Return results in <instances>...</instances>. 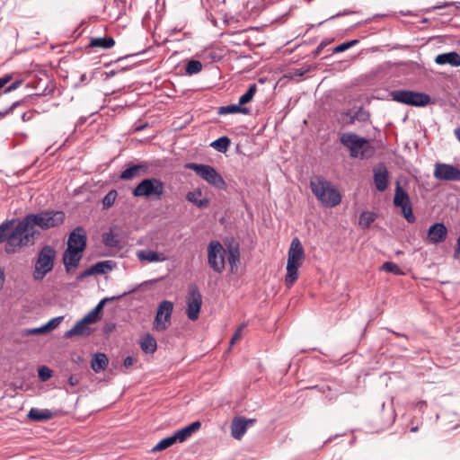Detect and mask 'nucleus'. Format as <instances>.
Here are the masks:
<instances>
[{"instance_id":"nucleus-34","label":"nucleus","mask_w":460,"mask_h":460,"mask_svg":"<svg viewBox=\"0 0 460 460\" xmlns=\"http://www.w3.org/2000/svg\"><path fill=\"white\" fill-rule=\"evenodd\" d=\"M102 241L106 246L111 248H116L119 245V235L111 231L103 234Z\"/></svg>"},{"instance_id":"nucleus-35","label":"nucleus","mask_w":460,"mask_h":460,"mask_svg":"<svg viewBox=\"0 0 460 460\" xmlns=\"http://www.w3.org/2000/svg\"><path fill=\"white\" fill-rule=\"evenodd\" d=\"M240 260V252L238 246L228 248L227 261L230 264L231 270L234 271V267L236 266Z\"/></svg>"},{"instance_id":"nucleus-24","label":"nucleus","mask_w":460,"mask_h":460,"mask_svg":"<svg viewBox=\"0 0 460 460\" xmlns=\"http://www.w3.org/2000/svg\"><path fill=\"white\" fill-rule=\"evenodd\" d=\"M201 427V422L197 420L174 432L178 442H183Z\"/></svg>"},{"instance_id":"nucleus-12","label":"nucleus","mask_w":460,"mask_h":460,"mask_svg":"<svg viewBox=\"0 0 460 460\" xmlns=\"http://www.w3.org/2000/svg\"><path fill=\"white\" fill-rule=\"evenodd\" d=\"M173 311V304L169 300H163L157 307L156 315L154 322V330L157 332L165 331L170 323Z\"/></svg>"},{"instance_id":"nucleus-22","label":"nucleus","mask_w":460,"mask_h":460,"mask_svg":"<svg viewBox=\"0 0 460 460\" xmlns=\"http://www.w3.org/2000/svg\"><path fill=\"white\" fill-rule=\"evenodd\" d=\"M137 257L140 261L157 262L164 261L167 257L164 253H159L152 250H139L137 252Z\"/></svg>"},{"instance_id":"nucleus-10","label":"nucleus","mask_w":460,"mask_h":460,"mask_svg":"<svg viewBox=\"0 0 460 460\" xmlns=\"http://www.w3.org/2000/svg\"><path fill=\"white\" fill-rule=\"evenodd\" d=\"M226 250L218 241H211L208 246V263L217 273H222L226 268Z\"/></svg>"},{"instance_id":"nucleus-40","label":"nucleus","mask_w":460,"mask_h":460,"mask_svg":"<svg viewBox=\"0 0 460 460\" xmlns=\"http://www.w3.org/2000/svg\"><path fill=\"white\" fill-rule=\"evenodd\" d=\"M127 294V292L121 294V295H119V296H110V297H104L103 299H102L98 304L97 305L93 308V310L97 313V314H101V311L102 310L103 306L105 305L106 303L108 302H111V301H114V300H118V299H120L121 297H123L125 295Z\"/></svg>"},{"instance_id":"nucleus-14","label":"nucleus","mask_w":460,"mask_h":460,"mask_svg":"<svg viewBox=\"0 0 460 460\" xmlns=\"http://www.w3.org/2000/svg\"><path fill=\"white\" fill-rule=\"evenodd\" d=\"M434 176L440 181H460V169L447 164L437 163L435 164Z\"/></svg>"},{"instance_id":"nucleus-56","label":"nucleus","mask_w":460,"mask_h":460,"mask_svg":"<svg viewBox=\"0 0 460 460\" xmlns=\"http://www.w3.org/2000/svg\"><path fill=\"white\" fill-rule=\"evenodd\" d=\"M326 45L327 43L325 41H322L314 51V55L318 56Z\"/></svg>"},{"instance_id":"nucleus-41","label":"nucleus","mask_w":460,"mask_h":460,"mask_svg":"<svg viewBox=\"0 0 460 460\" xmlns=\"http://www.w3.org/2000/svg\"><path fill=\"white\" fill-rule=\"evenodd\" d=\"M354 119L359 122L367 121L370 118L368 111H365L362 107L353 110Z\"/></svg>"},{"instance_id":"nucleus-39","label":"nucleus","mask_w":460,"mask_h":460,"mask_svg":"<svg viewBox=\"0 0 460 460\" xmlns=\"http://www.w3.org/2000/svg\"><path fill=\"white\" fill-rule=\"evenodd\" d=\"M118 196L116 190H110L102 199V207L104 209H108L113 206Z\"/></svg>"},{"instance_id":"nucleus-1","label":"nucleus","mask_w":460,"mask_h":460,"mask_svg":"<svg viewBox=\"0 0 460 460\" xmlns=\"http://www.w3.org/2000/svg\"><path fill=\"white\" fill-rule=\"evenodd\" d=\"M13 220H6L0 225V243H5L4 252L8 254L33 245L40 234L38 229L31 226L25 217L13 228Z\"/></svg>"},{"instance_id":"nucleus-62","label":"nucleus","mask_w":460,"mask_h":460,"mask_svg":"<svg viewBox=\"0 0 460 460\" xmlns=\"http://www.w3.org/2000/svg\"><path fill=\"white\" fill-rule=\"evenodd\" d=\"M387 330H388L389 332H392L396 337H403L405 339H408V337L405 334H403V333L396 332H394L393 330H389V329H387Z\"/></svg>"},{"instance_id":"nucleus-61","label":"nucleus","mask_w":460,"mask_h":460,"mask_svg":"<svg viewBox=\"0 0 460 460\" xmlns=\"http://www.w3.org/2000/svg\"><path fill=\"white\" fill-rule=\"evenodd\" d=\"M449 5H455L456 8H460V2L447 3L442 6H438V8H442V7H446V6H449Z\"/></svg>"},{"instance_id":"nucleus-36","label":"nucleus","mask_w":460,"mask_h":460,"mask_svg":"<svg viewBox=\"0 0 460 460\" xmlns=\"http://www.w3.org/2000/svg\"><path fill=\"white\" fill-rule=\"evenodd\" d=\"M257 92V85L256 84H252L249 86L248 90L246 91L245 93H243L240 98H239V102L238 103L241 105V106H243L244 104L250 102L253 96L255 95Z\"/></svg>"},{"instance_id":"nucleus-3","label":"nucleus","mask_w":460,"mask_h":460,"mask_svg":"<svg viewBox=\"0 0 460 460\" xmlns=\"http://www.w3.org/2000/svg\"><path fill=\"white\" fill-rule=\"evenodd\" d=\"M340 142L348 148L351 158L367 159L375 153L367 139L353 132L341 133Z\"/></svg>"},{"instance_id":"nucleus-46","label":"nucleus","mask_w":460,"mask_h":460,"mask_svg":"<svg viewBox=\"0 0 460 460\" xmlns=\"http://www.w3.org/2000/svg\"><path fill=\"white\" fill-rule=\"evenodd\" d=\"M342 122L347 125L350 126L355 123L356 119H354L353 110H348L347 111L342 113Z\"/></svg>"},{"instance_id":"nucleus-33","label":"nucleus","mask_w":460,"mask_h":460,"mask_svg":"<svg viewBox=\"0 0 460 460\" xmlns=\"http://www.w3.org/2000/svg\"><path fill=\"white\" fill-rule=\"evenodd\" d=\"M178 442V439L173 433L172 436L167 437L165 438H163L161 441H159L154 447L153 451H162L164 450L171 446H172L174 443Z\"/></svg>"},{"instance_id":"nucleus-55","label":"nucleus","mask_w":460,"mask_h":460,"mask_svg":"<svg viewBox=\"0 0 460 460\" xmlns=\"http://www.w3.org/2000/svg\"><path fill=\"white\" fill-rule=\"evenodd\" d=\"M80 382V379L78 376H74V375H71L68 378V384L71 385V386H75L79 384Z\"/></svg>"},{"instance_id":"nucleus-59","label":"nucleus","mask_w":460,"mask_h":460,"mask_svg":"<svg viewBox=\"0 0 460 460\" xmlns=\"http://www.w3.org/2000/svg\"><path fill=\"white\" fill-rule=\"evenodd\" d=\"M91 80V78H88L87 75L86 74H83L81 76H80V82L86 84L89 81Z\"/></svg>"},{"instance_id":"nucleus-37","label":"nucleus","mask_w":460,"mask_h":460,"mask_svg":"<svg viewBox=\"0 0 460 460\" xmlns=\"http://www.w3.org/2000/svg\"><path fill=\"white\" fill-rule=\"evenodd\" d=\"M202 70V64L199 60L191 59L190 60L185 66V72L187 75H194L198 74Z\"/></svg>"},{"instance_id":"nucleus-20","label":"nucleus","mask_w":460,"mask_h":460,"mask_svg":"<svg viewBox=\"0 0 460 460\" xmlns=\"http://www.w3.org/2000/svg\"><path fill=\"white\" fill-rule=\"evenodd\" d=\"M88 323L84 319L78 321L70 330L66 331L64 334L66 339H70L74 336H85L91 333L88 327Z\"/></svg>"},{"instance_id":"nucleus-45","label":"nucleus","mask_w":460,"mask_h":460,"mask_svg":"<svg viewBox=\"0 0 460 460\" xmlns=\"http://www.w3.org/2000/svg\"><path fill=\"white\" fill-rule=\"evenodd\" d=\"M38 374L41 382H46L52 376V371L46 366L40 367L38 370Z\"/></svg>"},{"instance_id":"nucleus-11","label":"nucleus","mask_w":460,"mask_h":460,"mask_svg":"<svg viewBox=\"0 0 460 460\" xmlns=\"http://www.w3.org/2000/svg\"><path fill=\"white\" fill-rule=\"evenodd\" d=\"M394 205L401 208L402 214L408 223L412 224L416 221L409 194L402 188L399 181L395 186Z\"/></svg>"},{"instance_id":"nucleus-4","label":"nucleus","mask_w":460,"mask_h":460,"mask_svg":"<svg viewBox=\"0 0 460 460\" xmlns=\"http://www.w3.org/2000/svg\"><path fill=\"white\" fill-rule=\"evenodd\" d=\"M305 251L300 240L295 237L289 247L285 284L289 288L298 278V269L302 265Z\"/></svg>"},{"instance_id":"nucleus-15","label":"nucleus","mask_w":460,"mask_h":460,"mask_svg":"<svg viewBox=\"0 0 460 460\" xmlns=\"http://www.w3.org/2000/svg\"><path fill=\"white\" fill-rule=\"evenodd\" d=\"M86 234L83 227L74 229L67 241V249L84 252L86 247Z\"/></svg>"},{"instance_id":"nucleus-47","label":"nucleus","mask_w":460,"mask_h":460,"mask_svg":"<svg viewBox=\"0 0 460 460\" xmlns=\"http://www.w3.org/2000/svg\"><path fill=\"white\" fill-rule=\"evenodd\" d=\"M44 332H46V329L44 328V325H42L41 327H39V328H32V329H25L22 331V335L23 336H30V335H34V334H40V333H44Z\"/></svg>"},{"instance_id":"nucleus-52","label":"nucleus","mask_w":460,"mask_h":460,"mask_svg":"<svg viewBox=\"0 0 460 460\" xmlns=\"http://www.w3.org/2000/svg\"><path fill=\"white\" fill-rule=\"evenodd\" d=\"M94 275L93 268L91 266L77 276L78 280H82L89 276Z\"/></svg>"},{"instance_id":"nucleus-53","label":"nucleus","mask_w":460,"mask_h":460,"mask_svg":"<svg viewBox=\"0 0 460 460\" xmlns=\"http://www.w3.org/2000/svg\"><path fill=\"white\" fill-rule=\"evenodd\" d=\"M242 329L243 327L241 326L236 330L230 341V345H233L241 337Z\"/></svg>"},{"instance_id":"nucleus-26","label":"nucleus","mask_w":460,"mask_h":460,"mask_svg":"<svg viewBox=\"0 0 460 460\" xmlns=\"http://www.w3.org/2000/svg\"><path fill=\"white\" fill-rule=\"evenodd\" d=\"M109 359L104 353H96L91 361V367L95 373H100L107 368Z\"/></svg>"},{"instance_id":"nucleus-6","label":"nucleus","mask_w":460,"mask_h":460,"mask_svg":"<svg viewBox=\"0 0 460 460\" xmlns=\"http://www.w3.org/2000/svg\"><path fill=\"white\" fill-rule=\"evenodd\" d=\"M31 227H40L42 230L57 227L65 221V213L61 210H43L37 214L25 216Z\"/></svg>"},{"instance_id":"nucleus-27","label":"nucleus","mask_w":460,"mask_h":460,"mask_svg":"<svg viewBox=\"0 0 460 460\" xmlns=\"http://www.w3.org/2000/svg\"><path fill=\"white\" fill-rule=\"evenodd\" d=\"M251 111L249 108L237 104H230L226 106H221L217 109L218 115H226L233 113H242L244 115L250 114Z\"/></svg>"},{"instance_id":"nucleus-13","label":"nucleus","mask_w":460,"mask_h":460,"mask_svg":"<svg viewBox=\"0 0 460 460\" xmlns=\"http://www.w3.org/2000/svg\"><path fill=\"white\" fill-rule=\"evenodd\" d=\"M202 305V296L196 285L189 288L187 295V309L186 314L190 321H196L199 318Z\"/></svg>"},{"instance_id":"nucleus-29","label":"nucleus","mask_w":460,"mask_h":460,"mask_svg":"<svg viewBox=\"0 0 460 460\" xmlns=\"http://www.w3.org/2000/svg\"><path fill=\"white\" fill-rule=\"evenodd\" d=\"M141 349L145 353L152 354L157 349V343L155 339L149 333L144 335L140 340Z\"/></svg>"},{"instance_id":"nucleus-9","label":"nucleus","mask_w":460,"mask_h":460,"mask_svg":"<svg viewBox=\"0 0 460 460\" xmlns=\"http://www.w3.org/2000/svg\"><path fill=\"white\" fill-rule=\"evenodd\" d=\"M186 168L194 171L201 179L219 190H225L226 187L223 177L211 165L189 163Z\"/></svg>"},{"instance_id":"nucleus-60","label":"nucleus","mask_w":460,"mask_h":460,"mask_svg":"<svg viewBox=\"0 0 460 460\" xmlns=\"http://www.w3.org/2000/svg\"><path fill=\"white\" fill-rule=\"evenodd\" d=\"M10 113H12V108H7L4 111H0V118H3Z\"/></svg>"},{"instance_id":"nucleus-23","label":"nucleus","mask_w":460,"mask_h":460,"mask_svg":"<svg viewBox=\"0 0 460 460\" xmlns=\"http://www.w3.org/2000/svg\"><path fill=\"white\" fill-rule=\"evenodd\" d=\"M435 62L438 65L449 64L453 66H460V55L456 51L439 54L436 57Z\"/></svg>"},{"instance_id":"nucleus-30","label":"nucleus","mask_w":460,"mask_h":460,"mask_svg":"<svg viewBox=\"0 0 460 460\" xmlns=\"http://www.w3.org/2000/svg\"><path fill=\"white\" fill-rule=\"evenodd\" d=\"M200 195H201L200 191H197V192L190 191L187 194L186 199L188 201L195 204L198 208H207L209 205V200L207 198L199 199L197 197L200 196Z\"/></svg>"},{"instance_id":"nucleus-38","label":"nucleus","mask_w":460,"mask_h":460,"mask_svg":"<svg viewBox=\"0 0 460 460\" xmlns=\"http://www.w3.org/2000/svg\"><path fill=\"white\" fill-rule=\"evenodd\" d=\"M381 270H385L386 272L393 273L397 276H402L404 274L402 270L397 264H395L394 262H392V261L385 262L382 265Z\"/></svg>"},{"instance_id":"nucleus-2","label":"nucleus","mask_w":460,"mask_h":460,"mask_svg":"<svg viewBox=\"0 0 460 460\" xmlns=\"http://www.w3.org/2000/svg\"><path fill=\"white\" fill-rule=\"evenodd\" d=\"M310 186L312 192L324 207L332 208L341 203V196L340 192L333 188L331 181L322 176L313 178Z\"/></svg>"},{"instance_id":"nucleus-48","label":"nucleus","mask_w":460,"mask_h":460,"mask_svg":"<svg viewBox=\"0 0 460 460\" xmlns=\"http://www.w3.org/2000/svg\"><path fill=\"white\" fill-rule=\"evenodd\" d=\"M84 321H86L89 324L94 323L100 319V314H97L93 309L91 310L84 317Z\"/></svg>"},{"instance_id":"nucleus-43","label":"nucleus","mask_w":460,"mask_h":460,"mask_svg":"<svg viewBox=\"0 0 460 460\" xmlns=\"http://www.w3.org/2000/svg\"><path fill=\"white\" fill-rule=\"evenodd\" d=\"M374 220L375 218L372 213L362 212L359 217V225L363 227H368Z\"/></svg>"},{"instance_id":"nucleus-31","label":"nucleus","mask_w":460,"mask_h":460,"mask_svg":"<svg viewBox=\"0 0 460 460\" xmlns=\"http://www.w3.org/2000/svg\"><path fill=\"white\" fill-rule=\"evenodd\" d=\"M230 139L228 137H221L210 144V146L220 153H226L230 146Z\"/></svg>"},{"instance_id":"nucleus-44","label":"nucleus","mask_w":460,"mask_h":460,"mask_svg":"<svg viewBox=\"0 0 460 460\" xmlns=\"http://www.w3.org/2000/svg\"><path fill=\"white\" fill-rule=\"evenodd\" d=\"M63 316H58L55 318H52L49 320L46 324H44V328L46 329V332H50L52 330H55L58 327V325L63 321Z\"/></svg>"},{"instance_id":"nucleus-18","label":"nucleus","mask_w":460,"mask_h":460,"mask_svg":"<svg viewBox=\"0 0 460 460\" xmlns=\"http://www.w3.org/2000/svg\"><path fill=\"white\" fill-rule=\"evenodd\" d=\"M447 229L443 223H435L429 226L428 237L432 243H438L445 241Z\"/></svg>"},{"instance_id":"nucleus-58","label":"nucleus","mask_w":460,"mask_h":460,"mask_svg":"<svg viewBox=\"0 0 460 460\" xmlns=\"http://www.w3.org/2000/svg\"><path fill=\"white\" fill-rule=\"evenodd\" d=\"M23 102H24L23 100L16 101L9 108H12V112H13L14 111V109L21 106Z\"/></svg>"},{"instance_id":"nucleus-57","label":"nucleus","mask_w":460,"mask_h":460,"mask_svg":"<svg viewBox=\"0 0 460 460\" xmlns=\"http://www.w3.org/2000/svg\"><path fill=\"white\" fill-rule=\"evenodd\" d=\"M454 256H455V258L460 257V236L457 238V243H456Z\"/></svg>"},{"instance_id":"nucleus-16","label":"nucleus","mask_w":460,"mask_h":460,"mask_svg":"<svg viewBox=\"0 0 460 460\" xmlns=\"http://www.w3.org/2000/svg\"><path fill=\"white\" fill-rule=\"evenodd\" d=\"M149 165L146 162L137 164H128V167L120 173L119 179L123 181H130L137 177H140L148 172Z\"/></svg>"},{"instance_id":"nucleus-32","label":"nucleus","mask_w":460,"mask_h":460,"mask_svg":"<svg viewBox=\"0 0 460 460\" xmlns=\"http://www.w3.org/2000/svg\"><path fill=\"white\" fill-rule=\"evenodd\" d=\"M92 266L93 268L94 274H105L108 271L112 270L114 262L112 261H102Z\"/></svg>"},{"instance_id":"nucleus-17","label":"nucleus","mask_w":460,"mask_h":460,"mask_svg":"<svg viewBox=\"0 0 460 460\" xmlns=\"http://www.w3.org/2000/svg\"><path fill=\"white\" fill-rule=\"evenodd\" d=\"M374 183L376 190L380 192L385 191L388 187L389 172L385 164H379L373 170Z\"/></svg>"},{"instance_id":"nucleus-63","label":"nucleus","mask_w":460,"mask_h":460,"mask_svg":"<svg viewBox=\"0 0 460 460\" xmlns=\"http://www.w3.org/2000/svg\"><path fill=\"white\" fill-rule=\"evenodd\" d=\"M245 421L247 422V428H248L249 426L253 425L256 422V420L255 419H245Z\"/></svg>"},{"instance_id":"nucleus-64","label":"nucleus","mask_w":460,"mask_h":460,"mask_svg":"<svg viewBox=\"0 0 460 460\" xmlns=\"http://www.w3.org/2000/svg\"><path fill=\"white\" fill-rule=\"evenodd\" d=\"M456 137L460 142V128H456L454 131Z\"/></svg>"},{"instance_id":"nucleus-50","label":"nucleus","mask_w":460,"mask_h":460,"mask_svg":"<svg viewBox=\"0 0 460 460\" xmlns=\"http://www.w3.org/2000/svg\"><path fill=\"white\" fill-rule=\"evenodd\" d=\"M38 113L39 112L37 111H35V110L25 111L22 115V120L23 122L30 121V120H31L34 118L35 114H38Z\"/></svg>"},{"instance_id":"nucleus-21","label":"nucleus","mask_w":460,"mask_h":460,"mask_svg":"<svg viewBox=\"0 0 460 460\" xmlns=\"http://www.w3.org/2000/svg\"><path fill=\"white\" fill-rule=\"evenodd\" d=\"M247 422L244 417H235L231 423V435L240 440L247 430Z\"/></svg>"},{"instance_id":"nucleus-28","label":"nucleus","mask_w":460,"mask_h":460,"mask_svg":"<svg viewBox=\"0 0 460 460\" xmlns=\"http://www.w3.org/2000/svg\"><path fill=\"white\" fill-rule=\"evenodd\" d=\"M115 45V40L112 37H98L92 38L89 42L91 48H100L103 49H111Z\"/></svg>"},{"instance_id":"nucleus-49","label":"nucleus","mask_w":460,"mask_h":460,"mask_svg":"<svg viewBox=\"0 0 460 460\" xmlns=\"http://www.w3.org/2000/svg\"><path fill=\"white\" fill-rule=\"evenodd\" d=\"M22 84V80H16L13 82L11 84H9L7 87H5L3 91L4 93H11L14 90H16L20 85Z\"/></svg>"},{"instance_id":"nucleus-19","label":"nucleus","mask_w":460,"mask_h":460,"mask_svg":"<svg viewBox=\"0 0 460 460\" xmlns=\"http://www.w3.org/2000/svg\"><path fill=\"white\" fill-rule=\"evenodd\" d=\"M82 258V252L66 249L63 254V262L66 271L69 272L71 268H76Z\"/></svg>"},{"instance_id":"nucleus-42","label":"nucleus","mask_w":460,"mask_h":460,"mask_svg":"<svg viewBox=\"0 0 460 460\" xmlns=\"http://www.w3.org/2000/svg\"><path fill=\"white\" fill-rule=\"evenodd\" d=\"M359 42L358 40H349V41H346V42H343L338 46H336L334 49H333V53H340V52H343L347 49H349V48L357 45L358 43Z\"/></svg>"},{"instance_id":"nucleus-5","label":"nucleus","mask_w":460,"mask_h":460,"mask_svg":"<svg viewBox=\"0 0 460 460\" xmlns=\"http://www.w3.org/2000/svg\"><path fill=\"white\" fill-rule=\"evenodd\" d=\"M57 252L51 245H44L38 252L33 270L34 280H42L54 269Z\"/></svg>"},{"instance_id":"nucleus-25","label":"nucleus","mask_w":460,"mask_h":460,"mask_svg":"<svg viewBox=\"0 0 460 460\" xmlns=\"http://www.w3.org/2000/svg\"><path fill=\"white\" fill-rule=\"evenodd\" d=\"M27 417L34 421H44L52 419L53 413L48 409L31 408Z\"/></svg>"},{"instance_id":"nucleus-8","label":"nucleus","mask_w":460,"mask_h":460,"mask_svg":"<svg viewBox=\"0 0 460 460\" xmlns=\"http://www.w3.org/2000/svg\"><path fill=\"white\" fill-rule=\"evenodd\" d=\"M164 192V184L158 178H146L141 181L133 190L135 197L154 198L160 199Z\"/></svg>"},{"instance_id":"nucleus-51","label":"nucleus","mask_w":460,"mask_h":460,"mask_svg":"<svg viewBox=\"0 0 460 460\" xmlns=\"http://www.w3.org/2000/svg\"><path fill=\"white\" fill-rule=\"evenodd\" d=\"M13 79V75L11 74H6L4 76L0 77V91ZM4 93H0V96Z\"/></svg>"},{"instance_id":"nucleus-7","label":"nucleus","mask_w":460,"mask_h":460,"mask_svg":"<svg viewBox=\"0 0 460 460\" xmlns=\"http://www.w3.org/2000/svg\"><path fill=\"white\" fill-rule=\"evenodd\" d=\"M390 96L394 102L415 107H424L431 102L429 94L411 90H394Z\"/></svg>"},{"instance_id":"nucleus-54","label":"nucleus","mask_w":460,"mask_h":460,"mask_svg":"<svg viewBox=\"0 0 460 460\" xmlns=\"http://www.w3.org/2000/svg\"><path fill=\"white\" fill-rule=\"evenodd\" d=\"M135 363V358L131 356H128L127 358H125L124 361H123V365L126 368H128L129 367H131L133 364Z\"/></svg>"}]
</instances>
